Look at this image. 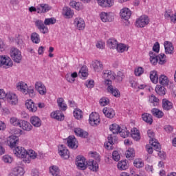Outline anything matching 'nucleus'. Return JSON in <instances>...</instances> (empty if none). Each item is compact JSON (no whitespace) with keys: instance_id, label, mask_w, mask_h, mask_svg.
<instances>
[{"instance_id":"6","label":"nucleus","mask_w":176,"mask_h":176,"mask_svg":"<svg viewBox=\"0 0 176 176\" xmlns=\"http://www.w3.org/2000/svg\"><path fill=\"white\" fill-rule=\"evenodd\" d=\"M73 25L78 31H83L86 28V23L85 19L80 16H77L73 20Z\"/></svg>"},{"instance_id":"44","label":"nucleus","mask_w":176,"mask_h":176,"mask_svg":"<svg viewBox=\"0 0 176 176\" xmlns=\"http://www.w3.org/2000/svg\"><path fill=\"white\" fill-rule=\"evenodd\" d=\"M50 173L53 176H58L60 174V168L56 165H52L49 168Z\"/></svg>"},{"instance_id":"21","label":"nucleus","mask_w":176,"mask_h":176,"mask_svg":"<svg viewBox=\"0 0 176 176\" xmlns=\"http://www.w3.org/2000/svg\"><path fill=\"white\" fill-rule=\"evenodd\" d=\"M50 116L52 119H55L56 120H59L60 122L65 119V117L64 116V113H63V112H61V111L60 110L52 111L50 114Z\"/></svg>"},{"instance_id":"57","label":"nucleus","mask_w":176,"mask_h":176,"mask_svg":"<svg viewBox=\"0 0 176 176\" xmlns=\"http://www.w3.org/2000/svg\"><path fill=\"white\" fill-rule=\"evenodd\" d=\"M119 133L122 138H127L130 135V131L127 130V128L121 129Z\"/></svg>"},{"instance_id":"18","label":"nucleus","mask_w":176,"mask_h":176,"mask_svg":"<svg viewBox=\"0 0 176 176\" xmlns=\"http://www.w3.org/2000/svg\"><path fill=\"white\" fill-rule=\"evenodd\" d=\"M24 174H25L24 168L21 166H16L11 170L8 176H24Z\"/></svg>"},{"instance_id":"50","label":"nucleus","mask_w":176,"mask_h":176,"mask_svg":"<svg viewBox=\"0 0 176 176\" xmlns=\"http://www.w3.org/2000/svg\"><path fill=\"white\" fill-rule=\"evenodd\" d=\"M144 165V161L141 158H136L133 161V166L136 167V168H142Z\"/></svg>"},{"instance_id":"32","label":"nucleus","mask_w":176,"mask_h":176,"mask_svg":"<svg viewBox=\"0 0 176 176\" xmlns=\"http://www.w3.org/2000/svg\"><path fill=\"white\" fill-rule=\"evenodd\" d=\"M102 112L104 116H106V118H108L109 119H112L115 118V115H116V113H115V110H113V109L112 108L104 107Z\"/></svg>"},{"instance_id":"7","label":"nucleus","mask_w":176,"mask_h":176,"mask_svg":"<svg viewBox=\"0 0 176 176\" xmlns=\"http://www.w3.org/2000/svg\"><path fill=\"white\" fill-rule=\"evenodd\" d=\"M13 153L16 157L23 159V162H24V159H25V156H27V150L23 146H18L14 148Z\"/></svg>"},{"instance_id":"19","label":"nucleus","mask_w":176,"mask_h":176,"mask_svg":"<svg viewBox=\"0 0 176 176\" xmlns=\"http://www.w3.org/2000/svg\"><path fill=\"white\" fill-rule=\"evenodd\" d=\"M25 105L30 112L35 113L36 112V111H38V107L36 106L35 102H34L33 100H26Z\"/></svg>"},{"instance_id":"9","label":"nucleus","mask_w":176,"mask_h":176,"mask_svg":"<svg viewBox=\"0 0 176 176\" xmlns=\"http://www.w3.org/2000/svg\"><path fill=\"white\" fill-rule=\"evenodd\" d=\"M38 157V153H36L35 151L32 149L26 150V155L23 160V163L26 164H30L32 160H35Z\"/></svg>"},{"instance_id":"20","label":"nucleus","mask_w":176,"mask_h":176,"mask_svg":"<svg viewBox=\"0 0 176 176\" xmlns=\"http://www.w3.org/2000/svg\"><path fill=\"white\" fill-rule=\"evenodd\" d=\"M30 124L36 127V129H39L41 126H42V120L38 116H33L30 117Z\"/></svg>"},{"instance_id":"47","label":"nucleus","mask_w":176,"mask_h":176,"mask_svg":"<svg viewBox=\"0 0 176 176\" xmlns=\"http://www.w3.org/2000/svg\"><path fill=\"white\" fill-rule=\"evenodd\" d=\"M110 131L113 133V134H119L120 132L121 128L117 124H112L109 126Z\"/></svg>"},{"instance_id":"64","label":"nucleus","mask_w":176,"mask_h":176,"mask_svg":"<svg viewBox=\"0 0 176 176\" xmlns=\"http://www.w3.org/2000/svg\"><path fill=\"white\" fill-rule=\"evenodd\" d=\"M96 46L97 49H105V42L102 40L97 41Z\"/></svg>"},{"instance_id":"11","label":"nucleus","mask_w":176,"mask_h":176,"mask_svg":"<svg viewBox=\"0 0 176 176\" xmlns=\"http://www.w3.org/2000/svg\"><path fill=\"white\" fill-rule=\"evenodd\" d=\"M87 161L86 158L82 155H78L76 158V165L78 170H86L87 168Z\"/></svg>"},{"instance_id":"23","label":"nucleus","mask_w":176,"mask_h":176,"mask_svg":"<svg viewBox=\"0 0 176 176\" xmlns=\"http://www.w3.org/2000/svg\"><path fill=\"white\" fill-rule=\"evenodd\" d=\"M130 167V164L127 160H122L118 162L117 168L120 171H126Z\"/></svg>"},{"instance_id":"30","label":"nucleus","mask_w":176,"mask_h":176,"mask_svg":"<svg viewBox=\"0 0 176 176\" xmlns=\"http://www.w3.org/2000/svg\"><path fill=\"white\" fill-rule=\"evenodd\" d=\"M166 54H174V45L170 41H165L164 43Z\"/></svg>"},{"instance_id":"61","label":"nucleus","mask_w":176,"mask_h":176,"mask_svg":"<svg viewBox=\"0 0 176 176\" xmlns=\"http://www.w3.org/2000/svg\"><path fill=\"white\" fill-rule=\"evenodd\" d=\"M109 93H111L114 96V97H120V91L118 90L117 89H113V87L111 88V89L108 91Z\"/></svg>"},{"instance_id":"56","label":"nucleus","mask_w":176,"mask_h":176,"mask_svg":"<svg viewBox=\"0 0 176 176\" xmlns=\"http://www.w3.org/2000/svg\"><path fill=\"white\" fill-rule=\"evenodd\" d=\"M158 58V63L160 64V65H163V64H166V56L164 54H160L158 56H157Z\"/></svg>"},{"instance_id":"51","label":"nucleus","mask_w":176,"mask_h":176,"mask_svg":"<svg viewBox=\"0 0 176 176\" xmlns=\"http://www.w3.org/2000/svg\"><path fill=\"white\" fill-rule=\"evenodd\" d=\"M79 75L82 78H87V76H89V70L87 69V67L82 66L79 71Z\"/></svg>"},{"instance_id":"55","label":"nucleus","mask_w":176,"mask_h":176,"mask_svg":"<svg viewBox=\"0 0 176 176\" xmlns=\"http://www.w3.org/2000/svg\"><path fill=\"white\" fill-rule=\"evenodd\" d=\"M148 101L153 107H157L159 104V99L155 96V95H151L149 96Z\"/></svg>"},{"instance_id":"41","label":"nucleus","mask_w":176,"mask_h":176,"mask_svg":"<svg viewBox=\"0 0 176 176\" xmlns=\"http://www.w3.org/2000/svg\"><path fill=\"white\" fill-rule=\"evenodd\" d=\"M30 39L33 43H35L36 45H38L41 43V36L39 34L36 32L32 33L30 36Z\"/></svg>"},{"instance_id":"38","label":"nucleus","mask_w":176,"mask_h":176,"mask_svg":"<svg viewBox=\"0 0 176 176\" xmlns=\"http://www.w3.org/2000/svg\"><path fill=\"white\" fill-rule=\"evenodd\" d=\"M142 119L148 124H152L153 123V119L152 118V115L148 113H144L142 114Z\"/></svg>"},{"instance_id":"13","label":"nucleus","mask_w":176,"mask_h":176,"mask_svg":"<svg viewBox=\"0 0 176 176\" xmlns=\"http://www.w3.org/2000/svg\"><path fill=\"white\" fill-rule=\"evenodd\" d=\"M34 89L40 96H46L47 94L46 86L42 81H36L34 83Z\"/></svg>"},{"instance_id":"62","label":"nucleus","mask_w":176,"mask_h":176,"mask_svg":"<svg viewBox=\"0 0 176 176\" xmlns=\"http://www.w3.org/2000/svg\"><path fill=\"white\" fill-rule=\"evenodd\" d=\"M135 76H141L144 74V68L139 67L135 69Z\"/></svg>"},{"instance_id":"34","label":"nucleus","mask_w":176,"mask_h":176,"mask_svg":"<svg viewBox=\"0 0 176 176\" xmlns=\"http://www.w3.org/2000/svg\"><path fill=\"white\" fill-rule=\"evenodd\" d=\"M62 14L65 16V19H72L74 17V11L68 7H64Z\"/></svg>"},{"instance_id":"22","label":"nucleus","mask_w":176,"mask_h":176,"mask_svg":"<svg viewBox=\"0 0 176 176\" xmlns=\"http://www.w3.org/2000/svg\"><path fill=\"white\" fill-rule=\"evenodd\" d=\"M120 16L124 20H129L131 17V10L127 8H123L120 10Z\"/></svg>"},{"instance_id":"59","label":"nucleus","mask_w":176,"mask_h":176,"mask_svg":"<svg viewBox=\"0 0 176 176\" xmlns=\"http://www.w3.org/2000/svg\"><path fill=\"white\" fill-rule=\"evenodd\" d=\"M45 25H52L56 24V19L54 18H47L44 21Z\"/></svg>"},{"instance_id":"4","label":"nucleus","mask_w":176,"mask_h":176,"mask_svg":"<svg viewBox=\"0 0 176 176\" xmlns=\"http://www.w3.org/2000/svg\"><path fill=\"white\" fill-rule=\"evenodd\" d=\"M10 56L14 63L19 64L23 59L21 51L16 47H12L10 50Z\"/></svg>"},{"instance_id":"37","label":"nucleus","mask_w":176,"mask_h":176,"mask_svg":"<svg viewBox=\"0 0 176 176\" xmlns=\"http://www.w3.org/2000/svg\"><path fill=\"white\" fill-rule=\"evenodd\" d=\"M57 104L60 111H67V109L68 108V107L67 106V104L65 103V100H64V98H58L57 99Z\"/></svg>"},{"instance_id":"5","label":"nucleus","mask_w":176,"mask_h":176,"mask_svg":"<svg viewBox=\"0 0 176 176\" xmlns=\"http://www.w3.org/2000/svg\"><path fill=\"white\" fill-rule=\"evenodd\" d=\"M150 21L149 17L147 15H142L136 19L135 25L137 28H144L149 24Z\"/></svg>"},{"instance_id":"53","label":"nucleus","mask_w":176,"mask_h":176,"mask_svg":"<svg viewBox=\"0 0 176 176\" xmlns=\"http://www.w3.org/2000/svg\"><path fill=\"white\" fill-rule=\"evenodd\" d=\"M155 91L157 94H159V96H164V94H166V88L162 85H157L155 87Z\"/></svg>"},{"instance_id":"54","label":"nucleus","mask_w":176,"mask_h":176,"mask_svg":"<svg viewBox=\"0 0 176 176\" xmlns=\"http://www.w3.org/2000/svg\"><path fill=\"white\" fill-rule=\"evenodd\" d=\"M73 115L76 119H78V120H80V119L83 118V112L79 109H75Z\"/></svg>"},{"instance_id":"35","label":"nucleus","mask_w":176,"mask_h":176,"mask_svg":"<svg viewBox=\"0 0 176 176\" xmlns=\"http://www.w3.org/2000/svg\"><path fill=\"white\" fill-rule=\"evenodd\" d=\"M158 82L159 84L162 85V86H168V83H170V79H168L167 76L162 74L158 78Z\"/></svg>"},{"instance_id":"29","label":"nucleus","mask_w":176,"mask_h":176,"mask_svg":"<svg viewBox=\"0 0 176 176\" xmlns=\"http://www.w3.org/2000/svg\"><path fill=\"white\" fill-rule=\"evenodd\" d=\"M52 10V7L48 4L41 3L37 6V13H47Z\"/></svg>"},{"instance_id":"36","label":"nucleus","mask_w":176,"mask_h":176,"mask_svg":"<svg viewBox=\"0 0 176 176\" xmlns=\"http://www.w3.org/2000/svg\"><path fill=\"white\" fill-rule=\"evenodd\" d=\"M173 102L167 99L162 100V108L164 111H170V109H173Z\"/></svg>"},{"instance_id":"3","label":"nucleus","mask_w":176,"mask_h":176,"mask_svg":"<svg viewBox=\"0 0 176 176\" xmlns=\"http://www.w3.org/2000/svg\"><path fill=\"white\" fill-rule=\"evenodd\" d=\"M13 67V60L8 55H0V68L9 69Z\"/></svg>"},{"instance_id":"8","label":"nucleus","mask_w":176,"mask_h":176,"mask_svg":"<svg viewBox=\"0 0 176 176\" xmlns=\"http://www.w3.org/2000/svg\"><path fill=\"white\" fill-rule=\"evenodd\" d=\"M147 135L150 138V145H151L155 151H159V149H160V144L158 143L157 140L153 138V137H155V133L153 131L148 129L147 131Z\"/></svg>"},{"instance_id":"12","label":"nucleus","mask_w":176,"mask_h":176,"mask_svg":"<svg viewBox=\"0 0 176 176\" xmlns=\"http://www.w3.org/2000/svg\"><path fill=\"white\" fill-rule=\"evenodd\" d=\"M101 120L100 119V115L98 113L92 112L89 115V123L93 127H96L100 124Z\"/></svg>"},{"instance_id":"39","label":"nucleus","mask_w":176,"mask_h":176,"mask_svg":"<svg viewBox=\"0 0 176 176\" xmlns=\"http://www.w3.org/2000/svg\"><path fill=\"white\" fill-rule=\"evenodd\" d=\"M126 159L131 160L135 157V151L133 148H129L125 152Z\"/></svg>"},{"instance_id":"48","label":"nucleus","mask_w":176,"mask_h":176,"mask_svg":"<svg viewBox=\"0 0 176 176\" xmlns=\"http://www.w3.org/2000/svg\"><path fill=\"white\" fill-rule=\"evenodd\" d=\"M107 43L110 49H116V47L118 46V41L115 38H109L107 40Z\"/></svg>"},{"instance_id":"17","label":"nucleus","mask_w":176,"mask_h":176,"mask_svg":"<svg viewBox=\"0 0 176 176\" xmlns=\"http://www.w3.org/2000/svg\"><path fill=\"white\" fill-rule=\"evenodd\" d=\"M34 24L41 34H47L49 32V28H47L42 20H36Z\"/></svg>"},{"instance_id":"46","label":"nucleus","mask_w":176,"mask_h":176,"mask_svg":"<svg viewBox=\"0 0 176 176\" xmlns=\"http://www.w3.org/2000/svg\"><path fill=\"white\" fill-rule=\"evenodd\" d=\"M151 113L153 115V116H155V118H158V119H160L163 118L164 116V113L162 110H159L157 108H154L151 110Z\"/></svg>"},{"instance_id":"26","label":"nucleus","mask_w":176,"mask_h":176,"mask_svg":"<svg viewBox=\"0 0 176 176\" xmlns=\"http://www.w3.org/2000/svg\"><path fill=\"white\" fill-rule=\"evenodd\" d=\"M91 67L93 68L95 72H101L104 66L101 61L95 60L92 61Z\"/></svg>"},{"instance_id":"40","label":"nucleus","mask_w":176,"mask_h":176,"mask_svg":"<svg viewBox=\"0 0 176 176\" xmlns=\"http://www.w3.org/2000/svg\"><path fill=\"white\" fill-rule=\"evenodd\" d=\"M78 76V73L74 72L72 74H67L65 76L66 80L69 82V83H74L75 82V78Z\"/></svg>"},{"instance_id":"28","label":"nucleus","mask_w":176,"mask_h":176,"mask_svg":"<svg viewBox=\"0 0 176 176\" xmlns=\"http://www.w3.org/2000/svg\"><path fill=\"white\" fill-rule=\"evenodd\" d=\"M73 131L77 137H80L81 138H87L89 137V133L80 128H74Z\"/></svg>"},{"instance_id":"27","label":"nucleus","mask_w":176,"mask_h":176,"mask_svg":"<svg viewBox=\"0 0 176 176\" xmlns=\"http://www.w3.org/2000/svg\"><path fill=\"white\" fill-rule=\"evenodd\" d=\"M99 6L101 8H111L113 6L115 1L114 0H96Z\"/></svg>"},{"instance_id":"49","label":"nucleus","mask_w":176,"mask_h":176,"mask_svg":"<svg viewBox=\"0 0 176 176\" xmlns=\"http://www.w3.org/2000/svg\"><path fill=\"white\" fill-rule=\"evenodd\" d=\"M21 120L16 117H12L10 119V123L12 126H14L15 127H19L20 124L21 123Z\"/></svg>"},{"instance_id":"60","label":"nucleus","mask_w":176,"mask_h":176,"mask_svg":"<svg viewBox=\"0 0 176 176\" xmlns=\"http://www.w3.org/2000/svg\"><path fill=\"white\" fill-rule=\"evenodd\" d=\"M112 157L114 162H119V160H120V153H119V151H114L112 154Z\"/></svg>"},{"instance_id":"45","label":"nucleus","mask_w":176,"mask_h":176,"mask_svg":"<svg viewBox=\"0 0 176 176\" xmlns=\"http://www.w3.org/2000/svg\"><path fill=\"white\" fill-rule=\"evenodd\" d=\"M150 79L155 85L159 82V76H157V72L153 70L150 72Z\"/></svg>"},{"instance_id":"24","label":"nucleus","mask_w":176,"mask_h":176,"mask_svg":"<svg viewBox=\"0 0 176 176\" xmlns=\"http://www.w3.org/2000/svg\"><path fill=\"white\" fill-rule=\"evenodd\" d=\"M20 129L23 130V131H31L32 129L34 128L31 123L27 120H22L21 121V124L19 125Z\"/></svg>"},{"instance_id":"52","label":"nucleus","mask_w":176,"mask_h":176,"mask_svg":"<svg viewBox=\"0 0 176 176\" xmlns=\"http://www.w3.org/2000/svg\"><path fill=\"white\" fill-rule=\"evenodd\" d=\"M1 160L2 162H3V163H6L7 164H11V163H13V157L8 154L4 155L1 157Z\"/></svg>"},{"instance_id":"15","label":"nucleus","mask_w":176,"mask_h":176,"mask_svg":"<svg viewBox=\"0 0 176 176\" xmlns=\"http://www.w3.org/2000/svg\"><path fill=\"white\" fill-rule=\"evenodd\" d=\"M58 153L62 159H65V160L69 159V151L65 146L60 144L58 146Z\"/></svg>"},{"instance_id":"42","label":"nucleus","mask_w":176,"mask_h":176,"mask_svg":"<svg viewBox=\"0 0 176 176\" xmlns=\"http://www.w3.org/2000/svg\"><path fill=\"white\" fill-rule=\"evenodd\" d=\"M116 49H117L118 53H124V52L129 50V45L123 43L117 44Z\"/></svg>"},{"instance_id":"43","label":"nucleus","mask_w":176,"mask_h":176,"mask_svg":"<svg viewBox=\"0 0 176 176\" xmlns=\"http://www.w3.org/2000/svg\"><path fill=\"white\" fill-rule=\"evenodd\" d=\"M149 56H150V63L153 65H156V64H157V63H159V60L157 58V55H156V53H155L153 52H150Z\"/></svg>"},{"instance_id":"14","label":"nucleus","mask_w":176,"mask_h":176,"mask_svg":"<svg viewBox=\"0 0 176 176\" xmlns=\"http://www.w3.org/2000/svg\"><path fill=\"white\" fill-rule=\"evenodd\" d=\"M4 100H6L8 103L10 104V105H17L19 103L17 95L13 92L7 93Z\"/></svg>"},{"instance_id":"10","label":"nucleus","mask_w":176,"mask_h":176,"mask_svg":"<svg viewBox=\"0 0 176 176\" xmlns=\"http://www.w3.org/2000/svg\"><path fill=\"white\" fill-rule=\"evenodd\" d=\"M100 17L102 23H112V21L115 20V14L111 12H102L100 14Z\"/></svg>"},{"instance_id":"58","label":"nucleus","mask_w":176,"mask_h":176,"mask_svg":"<svg viewBox=\"0 0 176 176\" xmlns=\"http://www.w3.org/2000/svg\"><path fill=\"white\" fill-rule=\"evenodd\" d=\"M89 157H92V159L96 160V162H100V154H98L97 152L91 151L89 153Z\"/></svg>"},{"instance_id":"2","label":"nucleus","mask_w":176,"mask_h":176,"mask_svg":"<svg viewBox=\"0 0 176 176\" xmlns=\"http://www.w3.org/2000/svg\"><path fill=\"white\" fill-rule=\"evenodd\" d=\"M102 78L103 79H111L113 80V79H116L118 82H122L123 80V73L118 72L117 76L115 75V73L111 70H104L102 72Z\"/></svg>"},{"instance_id":"25","label":"nucleus","mask_w":176,"mask_h":176,"mask_svg":"<svg viewBox=\"0 0 176 176\" xmlns=\"http://www.w3.org/2000/svg\"><path fill=\"white\" fill-rule=\"evenodd\" d=\"M67 146L72 149H76L78 148V140L75 136H69L67 138Z\"/></svg>"},{"instance_id":"31","label":"nucleus","mask_w":176,"mask_h":176,"mask_svg":"<svg viewBox=\"0 0 176 176\" xmlns=\"http://www.w3.org/2000/svg\"><path fill=\"white\" fill-rule=\"evenodd\" d=\"M131 138H133V140L134 141H140V140H141V132H140V130L137 128H133L131 130Z\"/></svg>"},{"instance_id":"63","label":"nucleus","mask_w":176,"mask_h":176,"mask_svg":"<svg viewBox=\"0 0 176 176\" xmlns=\"http://www.w3.org/2000/svg\"><path fill=\"white\" fill-rule=\"evenodd\" d=\"M85 86L88 89H93L94 87V80H88L85 82Z\"/></svg>"},{"instance_id":"16","label":"nucleus","mask_w":176,"mask_h":176,"mask_svg":"<svg viewBox=\"0 0 176 176\" xmlns=\"http://www.w3.org/2000/svg\"><path fill=\"white\" fill-rule=\"evenodd\" d=\"M7 145L11 148L13 149L16 148V145L19 144V136L12 135L7 138L6 140Z\"/></svg>"},{"instance_id":"1","label":"nucleus","mask_w":176,"mask_h":176,"mask_svg":"<svg viewBox=\"0 0 176 176\" xmlns=\"http://www.w3.org/2000/svg\"><path fill=\"white\" fill-rule=\"evenodd\" d=\"M16 90L21 93H23V94H25V96L28 94L29 97H31V98H34V97H35V89L34 87L32 86L28 87V85H27V83L25 82H19L16 84Z\"/></svg>"},{"instance_id":"33","label":"nucleus","mask_w":176,"mask_h":176,"mask_svg":"<svg viewBox=\"0 0 176 176\" xmlns=\"http://www.w3.org/2000/svg\"><path fill=\"white\" fill-rule=\"evenodd\" d=\"M87 167L90 171H93V173H97L98 171L100 166H98V163L97 161H89L87 164Z\"/></svg>"}]
</instances>
